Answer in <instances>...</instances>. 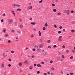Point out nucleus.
I'll list each match as a JSON object with an SVG mask.
<instances>
[{"mask_svg":"<svg viewBox=\"0 0 75 75\" xmlns=\"http://www.w3.org/2000/svg\"><path fill=\"white\" fill-rule=\"evenodd\" d=\"M28 57L29 58H31V57L29 55H28Z\"/></svg>","mask_w":75,"mask_h":75,"instance_id":"obj_62","label":"nucleus"},{"mask_svg":"<svg viewBox=\"0 0 75 75\" xmlns=\"http://www.w3.org/2000/svg\"><path fill=\"white\" fill-rule=\"evenodd\" d=\"M53 11H54V12H56V11H57V9H54L53 10Z\"/></svg>","mask_w":75,"mask_h":75,"instance_id":"obj_11","label":"nucleus"},{"mask_svg":"<svg viewBox=\"0 0 75 75\" xmlns=\"http://www.w3.org/2000/svg\"><path fill=\"white\" fill-rule=\"evenodd\" d=\"M3 31H4V32H6V30H3Z\"/></svg>","mask_w":75,"mask_h":75,"instance_id":"obj_63","label":"nucleus"},{"mask_svg":"<svg viewBox=\"0 0 75 75\" xmlns=\"http://www.w3.org/2000/svg\"><path fill=\"white\" fill-rule=\"evenodd\" d=\"M2 67H4V64L3 63L2 64Z\"/></svg>","mask_w":75,"mask_h":75,"instance_id":"obj_30","label":"nucleus"},{"mask_svg":"<svg viewBox=\"0 0 75 75\" xmlns=\"http://www.w3.org/2000/svg\"><path fill=\"white\" fill-rule=\"evenodd\" d=\"M73 58V56H71V57H70V59H72Z\"/></svg>","mask_w":75,"mask_h":75,"instance_id":"obj_33","label":"nucleus"},{"mask_svg":"<svg viewBox=\"0 0 75 75\" xmlns=\"http://www.w3.org/2000/svg\"><path fill=\"white\" fill-rule=\"evenodd\" d=\"M52 6H55V4H52Z\"/></svg>","mask_w":75,"mask_h":75,"instance_id":"obj_19","label":"nucleus"},{"mask_svg":"<svg viewBox=\"0 0 75 75\" xmlns=\"http://www.w3.org/2000/svg\"><path fill=\"white\" fill-rule=\"evenodd\" d=\"M42 0H41L40 1H39V3H41L42 2Z\"/></svg>","mask_w":75,"mask_h":75,"instance_id":"obj_24","label":"nucleus"},{"mask_svg":"<svg viewBox=\"0 0 75 75\" xmlns=\"http://www.w3.org/2000/svg\"><path fill=\"white\" fill-rule=\"evenodd\" d=\"M34 67H36V66H37V64H34Z\"/></svg>","mask_w":75,"mask_h":75,"instance_id":"obj_50","label":"nucleus"},{"mask_svg":"<svg viewBox=\"0 0 75 75\" xmlns=\"http://www.w3.org/2000/svg\"><path fill=\"white\" fill-rule=\"evenodd\" d=\"M43 74L44 75H47V73H44Z\"/></svg>","mask_w":75,"mask_h":75,"instance_id":"obj_44","label":"nucleus"},{"mask_svg":"<svg viewBox=\"0 0 75 75\" xmlns=\"http://www.w3.org/2000/svg\"><path fill=\"white\" fill-rule=\"evenodd\" d=\"M41 64H42L43 65V64H44V62H41Z\"/></svg>","mask_w":75,"mask_h":75,"instance_id":"obj_46","label":"nucleus"},{"mask_svg":"<svg viewBox=\"0 0 75 75\" xmlns=\"http://www.w3.org/2000/svg\"><path fill=\"white\" fill-rule=\"evenodd\" d=\"M33 51L34 52L35 51V49L34 48L33 49Z\"/></svg>","mask_w":75,"mask_h":75,"instance_id":"obj_47","label":"nucleus"},{"mask_svg":"<svg viewBox=\"0 0 75 75\" xmlns=\"http://www.w3.org/2000/svg\"><path fill=\"white\" fill-rule=\"evenodd\" d=\"M16 6V4H13V7H14V6Z\"/></svg>","mask_w":75,"mask_h":75,"instance_id":"obj_28","label":"nucleus"},{"mask_svg":"<svg viewBox=\"0 0 75 75\" xmlns=\"http://www.w3.org/2000/svg\"><path fill=\"white\" fill-rule=\"evenodd\" d=\"M63 31L64 32H65V29H64L63 30Z\"/></svg>","mask_w":75,"mask_h":75,"instance_id":"obj_58","label":"nucleus"},{"mask_svg":"<svg viewBox=\"0 0 75 75\" xmlns=\"http://www.w3.org/2000/svg\"><path fill=\"white\" fill-rule=\"evenodd\" d=\"M39 36H41V32H40V31H39Z\"/></svg>","mask_w":75,"mask_h":75,"instance_id":"obj_7","label":"nucleus"},{"mask_svg":"<svg viewBox=\"0 0 75 75\" xmlns=\"http://www.w3.org/2000/svg\"><path fill=\"white\" fill-rule=\"evenodd\" d=\"M11 53H12V54H13V53H14V51L12 50L11 52Z\"/></svg>","mask_w":75,"mask_h":75,"instance_id":"obj_48","label":"nucleus"},{"mask_svg":"<svg viewBox=\"0 0 75 75\" xmlns=\"http://www.w3.org/2000/svg\"><path fill=\"white\" fill-rule=\"evenodd\" d=\"M5 36H6V37H7V36H8V35L7 34H6L5 35Z\"/></svg>","mask_w":75,"mask_h":75,"instance_id":"obj_57","label":"nucleus"},{"mask_svg":"<svg viewBox=\"0 0 75 75\" xmlns=\"http://www.w3.org/2000/svg\"><path fill=\"white\" fill-rule=\"evenodd\" d=\"M57 60H59V59H58V58H57Z\"/></svg>","mask_w":75,"mask_h":75,"instance_id":"obj_64","label":"nucleus"},{"mask_svg":"<svg viewBox=\"0 0 75 75\" xmlns=\"http://www.w3.org/2000/svg\"><path fill=\"white\" fill-rule=\"evenodd\" d=\"M33 8V7H32V6H31L30 7V9H31V8Z\"/></svg>","mask_w":75,"mask_h":75,"instance_id":"obj_60","label":"nucleus"},{"mask_svg":"<svg viewBox=\"0 0 75 75\" xmlns=\"http://www.w3.org/2000/svg\"><path fill=\"white\" fill-rule=\"evenodd\" d=\"M59 28L60 29H62V26H60Z\"/></svg>","mask_w":75,"mask_h":75,"instance_id":"obj_37","label":"nucleus"},{"mask_svg":"<svg viewBox=\"0 0 75 75\" xmlns=\"http://www.w3.org/2000/svg\"><path fill=\"white\" fill-rule=\"evenodd\" d=\"M3 56L4 57H6V55H5V53H4L3 54Z\"/></svg>","mask_w":75,"mask_h":75,"instance_id":"obj_13","label":"nucleus"},{"mask_svg":"<svg viewBox=\"0 0 75 75\" xmlns=\"http://www.w3.org/2000/svg\"><path fill=\"white\" fill-rule=\"evenodd\" d=\"M12 21H13L12 20H10V21H9V22L10 23H11V22H12Z\"/></svg>","mask_w":75,"mask_h":75,"instance_id":"obj_35","label":"nucleus"},{"mask_svg":"<svg viewBox=\"0 0 75 75\" xmlns=\"http://www.w3.org/2000/svg\"><path fill=\"white\" fill-rule=\"evenodd\" d=\"M62 58H64V55H62Z\"/></svg>","mask_w":75,"mask_h":75,"instance_id":"obj_42","label":"nucleus"},{"mask_svg":"<svg viewBox=\"0 0 75 75\" xmlns=\"http://www.w3.org/2000/svg\"><path fill=\"white\" fill-rule=\"evenodd\" d=\"M31 58H34V55L32 56L31 57Z\"/></svg>","mask_w":75,"mask_h":75,"instance_id":"obj_41","label":"nucleus"},{"mask_svg":"<svg viewBox=\"0 0 75 75\" xmlns=\"http://www.w3.org/2000/svg\"><path fill=\"white\" fill-rule=\"evenodd\" d=\"M72 52H75V50H72Z\"/></svg>","mask_w":75,"mask_h":75,"instance_id":"obj_26","label":"nucleus"},{"mask_svg":"<svg viewBox=\"0 0 75 75\" xmlns=\"http://www.w3.org/2000/svg\"><path fill=\"white\" fill-rule=\"evenodd\" d=\"M30 20H32V18H29Z\"/></svg>","mask_w":75,"mask_h":75,"instance_id":"obj_59","label":"nucleus"},{"mask_svg":"<svg viewBox=\"0 0 75 75\" xmlns=\"http://www.w3.org/2000/svg\"><path fill=\"white\" fill-rule=\"evenodd\" d=\"M31 24H32L33 25H35V22H32L31 23Z\"/></svg>","mask_w":75,"mask_h":75,"instance_id":"obj_6","label":"nucleus"},{"mask_svg":"<svg viewBox=\"0 0 75 75\" xmlns=\"http://www.w3.org/2000/svg\"><path fill=\"white\" fill-rule=\"evenodd\" d=\"M18 65L19 66H20V67H21V65H22V63H21L20 62L19 63Z\"/></svg>","mask_w":75,"mask_h":75,"instance_id":"obj_5","label":"nucleus"},{"mask_svg":"<svg viewBox=\"0 0 75 75\" xmlns=\"http://www.w3.org/2000/svg\"><path fill=\"white\" fill-rule=\"evenodd\" d=\"M40 71H38L37 72V73L38 74H40Z\"/></svg>","mask_w":75,"mask_h":75,"instance_id":"obj_25","label":"nucleus"},{"mask_svg":"<svg viewBox=\"0 0 75 75\" xmlns=\"http://www.w3.org/2000/svg\"><path fill=\"white\" fill-rule=\"evenodd\" d=\"M58 40H59V41L61 42V41H62V39L61 38H59L58 39Z\"/></svg>","mask_w":75,"mask_h":75,"instance_id":"obj_15","label":"nucleus"},{"mask_svg":"<svg viewBox=\"0 0 75 75\" xmlns=\"http://www.w3.org/2000/svg\"><path fill=\"white\" fill-rule=\"evenodd\" d=\"M59 38H62V36H59Z\"/></svg>","mask_w":75,"mask_h":75,"instance_id":"obj_54","label":"nucleus"},{"mask_svg":"<svg viewBox=\"0 0 75 75\" xmlns=\"http://www.w3.org/2000/svg\"><path fill=\"white\" fill-rule=\"evenodd\" d=\"M48 48H51V46H48Z\"/></svg>","mask_w":75,"mask_h":75,"instance_id":"obj_53","label":"nucleus"},{"mask_svg":"<svg viewBox=\"0 0 75 75\" xmlns=\"http://www.w3.org/2000/svg\"><path fill=\"white\" fill-rule=\"evenodd\" d=\"M11 31L12 32H13V33H14V30H11Z\"/></svg>","mask_w":75,"mask_h":75,"instance_id":"obj_34","label":"nucleus"},{"mask_svg":"<svg viewBox=\"0 0 75 75\" xmlns=\"http://www.w3.org/2000/svg\"><path fill=\"white\" fill-rule=\"evenodd\" d=\"M3 16H6V14L5 13H4L3 15Z\"/></svg>","mask_w":75,"mask_h":75,"instance_id":"obj_43","label":"nucleus"},{"mask_svg":"<svg viewBox=\"0 0 75 75\" xmlns=\"http://www.w3.org/2000/svg\"><path fill=\"white\" fill-rule=\"evenodd\" d=\"M39 46L40 47V48H39V49L40 48H42V47H43L42 45V44H40V45Z\"/></svg>","mask_w":75,"mask_h":75,"instance_id":"obj_2","label":"nucleus"},{"mask_svg":"<svg viewBox=\"0 0 75 75\" xmlns=\"http://www.w3.org/2000/svg\"><path fill=\"white\" fill-rule=\"evenodd\" d=\"M33 66H30V69H32V68H33Z\"/></svg>","mask_w":75,"mask_h":75,"instance_id":"obj_22","label":"nucleus"},{"mask_svg":"<svg viewBox=\"0 0 75 75\" xmlns=\"http://www.w3.org/2000/svg\"><path fill=\"white\" fill-rule=\"evenodd\" d=\"M73 74H74V73H70V74L71 75H73Z\"/></svg>","mask_w":75,"mask_h":75,"instance_id":"obj_38","label":"nucleus"},{"mask_svg":"<svg viewBox=\"0 0 75 75\" xmlns=\"http://www.w3.org/2000/svg\"><path fill=\"white\" fill-rule=\"evenodd\" d=\"M20 33H21V32L19 30H18V33H19V34H20Z\"/></svg>","mask_w":75,"mask_h":75,"instance_id":"obj_39","label":"nucleus"},{"mask_svg":"<svg viewBox=\"0 0 75 75\" xmlns=\"http://www.w3.org/2000/svg\"><path fill=\"white\" fill-rule=\"evenodd\" d=\"M46 28H45V27H44L43 28V30H45Z\"/></svg>","mask_w":75,"mask_h":75,"instance_id":"obj_21","label":"nucleus"},{"mask_svg":"<svg viewBox=\"0 0 75 75\" xmlns=\"http://www.w3.org/2000/svg\"><path fill=\"white\" fill-rule=\"evenodd\" d=\"M61 13L59 12L57 13V15H60L61 14Z\"/></svg>","mask_w":75,"mask_h":75,"instance_id":"obj_31","label":"nucleus"},{"mask_svg":"<svg viewBox=\"0 0 75 75\" xmlns=\"http://www.w3.org/2000/svg\"><path fill=\"white\" fill-rule=\"evenodd\" d=\"M8 67H11V64H9L8 65Z\"/></svg>","mask_w":75,"mask_h":75,"instance_id":"obj_51","label":"nucleus"},{"mask_svg":"<svg viewBox=\"0 0 75 75\" xmlns=\"http://www.w3.org/2000/svg\"><path fill=\"white\" fill-rule=\"evenodd\" d=\"M23 25H21V26H20V28H23Z\"/></svg>","mask_w":75,"mask_h":75,"instance_id":"obj_17","label":"nucleus"},{"mask_svg":"<svg viewBox=\"0 0 75 75\" xmlns=\"http://www.w3.org/2000/svg\"><path fill=\"white\" fill-rule=\"evenodd\" d=\"M62 47L63 48H65V45H63L62 46Z\"/></svg>","mask_w":75,"mask_h":75,"instance_id":"obj_45","label":"nucleus"},{"mask_svg":"<svg viewBox=\"0 0 75 75\" xmlns=\"http://www.w3.org/2000/svg\"><path fill=\"white\" fill-rule=\"evenodd\" d=\"M1 22H3V21H4V20H3V19L1 20Z\"/></svg>","mask_w":75,"mask_h":75,"instance_id":"obj_56","label":"nucleus"},{"mask_svg":"<svg viewBox=\"0 0 75 75\" xmlns=\"http://www.w3.org/2000/svg\"><path fill=\"white\" fill-rule=\"evenodd\" d=\"M55 69H54V67H52L51 68V70L52 71H54V70Z\"/></svg>","mask_w":75,"mask_h":75,"instance_id":"obj_14","label":"nucleus"},{"mask_svg":"<svg viewBox=\"0 0 75 75\" xmlns=\"http://www.w3.org/2000/svg\"><path fill=\"white\" fill-rule=\"evenodd\" d=\"M33 36H34L32 35L31 36V37H33Z\"/></svg>","mask_w":75,"mask_h":75,"instance_id":"obj_61","label":"nucleus"},{"mask_svg":"<svg viewBox=\"0 0 75 75\" xmlns=\"http://www.w3.org/2000/svg\"><path fill=\"white\" fill-rule=\"evenodd\" d=\"M53 47L54 48H56V47H57V45H54Z\"/></svg>","mask_w":75,"mask_h":75,"instance_id":"obj_16","label":"nucleus"},{"mask_svg":"<svg viewBox=\"0 0 75 75\" xmlns=\"http://www.w3.org/2000/svg\"><path fill=\"white\" fill-rule=\"evenodd\" d=\"M16 6H17V7H20V5L18 4V5L16 4Z\"/></svg>","mask_w":75,"mask_h":75,"instance_id":"obj_23","label":"nucleus"},{"mask_svg":"<svg viewBox=\"0 0 75 75\" xmlns=\"http://www.w3.org/2000/svg\"><path fill=\"white\" fill-rule=\"evenodd\" d=\"M47 42H49V43H50V42H51V41H50V40H48L47 41Z\"/></svg>","mask_w":75,"mask_h":75,"instance_id":"obj_36","label":"nucleus"},{"mask_svg":"<svg viewBox=\"0 0 75 75\" xmlns=\"http://www.w3.org/2000/svg\"><path fill=\"white\" fill-rule=\"evenodd\" d=\"M58 34H61V31H59L58 32Z\"/></svg>","mask_w":75,"mask_h":75,"instance_id":"obj_29","label":"nucleus"},{"mask_svg":"<svg viewBox=\"0 0 75 75\" xmlns=\"http://www.w3.org/2000/svg\"><path fill=\"white\" fill-rule=\"evenodd\" d=\"M17 11H21V9L20 8L18 9L17 10Z\"/></svg>","mask_w":75,"mask_h":75,"instance_id":"obj_10","label":"nucleus"},{"mask_svg":"<svg viewBox=\"0 0 75 75\" xmlns=\"http://www.w3.org/2000/svg\"><path fill=\"white\" fill-rule=\"evenodd\" d=\"M47 74L48 75H50V72H47Z\"/></svg>","mask_w":75,"mask_h":75,"instance_id":"obj_52","label":"nucleus"},{"mask_svg":"<svg viewBox=\"0 0 75 75\" xmlns=\"http://www.w3.org/2000/svg\"><path fill=\"white\" fill-rule=\"evenodd\" d=\"M52 62H53V61H52V60H51L50 62V64H52Z\"/></svg>","mask_w":75,"mask_h":75,"instance_id":"obj_20","label":"nucleus"},{"mask_svg":"<svg viewBox=\"0 0 75 75\" xmlns=\"http://www.w3.org/2000/svg\"><path fill=\"white\" fill-rule=\"evenodd\" d=\"M8 43H10V42H11V41H10V40H9L8 41Z\"/></svg>","mask_w":75,"mask_h":75,"instance_id":"obj_40","label":"nucleus"},{"mask_svg":"<svg viewBox=\"0 0 75 75\" xmlns=\"http://www.w3.org/2000/svg\"><path fill=\"white\" fill-rule=\"evenodd\" d=\"M40 49L39 48L37 50V52H40Z\"/></svg>","mask_w":75,"mask_h":75,"instance_id":"obj_4","label":"nucleus"},{"mask_svg":"<svg viewBox=\"0 0 75 75\" xmlns=\"http://www.w3.org/2000/svg\"><path fill=\"white\" fill-rule=\"evenodd\" d=\"M71 31L72 33H74L75 32V30H71Z\"/></svg>","mask_w":75,"mask_h":75,"instance_id":"obj_12","label":"nucleus"},{"mask_svg":"<svg viewBox=\"0 0 75 75\" xmlns=\"http://www.w3.org/2000/svg\"><path fill=\"white\" fill-rule=\"evenodd\" d=\"M12 12L13 13V14L14 15V16H16V15L15 14V13H14V11H12Z\"/></svg>","mask_w":75,"mask_h":75,"instance_id":"obj_9","label":"nucleus"},{"mask_svg":"<svg viewBox=\"0 0 75 75\" xmlns=\"http://www.w3.org/2000/svg\"><path fill=\"white\" fill-rule=\"evenodd\" d=\"M37 66L38 67H39V68H41L42 67L41 65H40V64H37Z\"/></svg>","mask_w":75,"mask_h":75,"instance_id":"obj_1","label":"nucleus"},{"mask_svg":"<svg viewBox=\"0 0 75 75\" xmlns=\"http://www.w3.org/2000/svg\"><path fill=\"white\" fill-rule=\"evenodd\" d=\"M66 13L67 15L69 14V10H67V12H66Z\"/></svg>","mask_w":75,"mask_h":75,"instance_id":"obj_8","label":"nucleus"},{"mask_svg":"<svg viewBox=\"0 0 75 75\" xmlns=\"http://www.w3.org/2000/svg\"><path fill=\"white\" fill-rule=\"evenodd\" d=\"M54 27H55V28H57V26L56 25H54Z\"/></svg>","mask_w":75,"mask_h":75,"instance_id":"obj_18","label":"nucleus"},{"mask_svg":"<svg viewBox=\"0 0 75 75\" xmlns=\"http://www.w3.org/2000/svg\"><path fill=\"white\" fill-rule=\"evenodd\" d=\"M27 9H28V10H30V7H28V8H27Z\"/></svg>","mask_w":75,"mask_h":75,"instance_id":"obj_32","label":"nucleus"},{"mask_svg":"<svg viewBox=\"0 0 75 75\" xmlns=\"http://www.w3.org/2000/svg\"><path fill=\"white\" fill-rule=\"evenodd\" d=\"M71 13H74L73 11H71Z\"/></svg>","mask_w":75,"mask_h":75,"instance_id":"obj_55","label":"nucleus"},{"mask_svg":"<svg viewBox=\"0 0 75 75\" xmlns=\"http://www.w3.org/2000/svg\"><path fill=\"white\" fill-rule=\"evenodd\" d=\"M9 61H11V59L9 58L8 59Z\"/></svg>","mask_w":75,"mask_h":75,"instance_id":"obj_27","label":"nucleus"},{"mask_svg":"<svg viewBox=\"0 0 75 75\" xmlns=\"http://www.w3.org/2000/svg\"><path fill=\"white\" fill-rule=\"evenodd\" d=\"M34 47H35V48H36V47H37V48H38V46H37V45H36Z\"/></svg>","mask_w":75,"mask_h":75,"instance_id":"obj_49","label":"nucleus"},{"mask_svg":"<svg viewBox=\"0 0 75 75\" xmlns=\"http://www.w3.org/2000/svg\"><path fill=\"white\" fill-rule=\"evenodd\" d=\"M45 27H47L48 26V24L46 22L45 24L44 25Z\"/></svg>","mask_w":75,"mask_h":75,"instance_id":"obj_3","label":"nucleus"}]
</instances>
